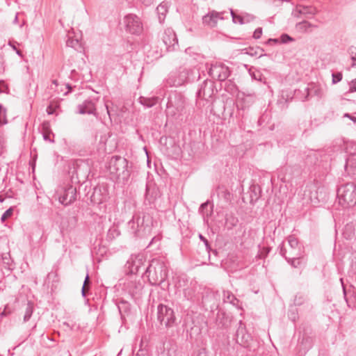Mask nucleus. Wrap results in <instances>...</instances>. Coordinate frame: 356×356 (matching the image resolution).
I'll list each match as a JSON object with an SVG mask.
<instances>
[{"mask_svg":"<svg viewBox=\"0 0 356 356\" xmlns=\"http://www.w3.org/2000/svg\"><path fill=\"white\" fill-rule=\"evenodd\" d=\"M230 11L233 22L234 24L238 23L240 24V18H243V15H236L232 9Z\"/></svg>","mask_w":356,"mask_h":356,"instance_id":"nucleus-46","label":"nucleus"},{"mask_svg":"<svg viewBox=\"0 0 356 356\" xmlns=\"http://www.w3.org/2000/svg\"><path fill=\"white\" fill-rule=\"evenodd\" d=\"M152 219L149 214L134 215L127 223L128 231L137 237H143L149 234L152 229Z\"/></svg>","mask_w":356,"mask_h":356,"instance_id":"nucleus-2","label":"nucleus"},{"mask_svg":"<svg viewBox=\"0 0 356 356\" xmlns=\"http://www.w3.org/2000/svg\"><path fill=\"white\" fill-rule=\"evenodd\" d=\"M185 100L180 95H175L170 97L167 104V108L169 113L173 115H180L184 110Z\"/></svg>","mask_w":356,"mask_h":356,"instance_id":"nucleus-12","label":"nucleus"},{"mask_svg":"<svg viewBox=\"0 0 356 356\" xmlns=\"http://www.w3.org/2000/svg\"><path fill=\"white\" fill-rule=\"evenodd\" d=\"M158 195V191L155 188L151 189L148 187L146 188L145 201H147L149 204H152L156 199Z\"/></svg>","mask_w":356,"mask_h":356,"instance_id":"nucleus-30","label":"nucleus"},{"mask_svg":"<svg viewBox=\"0 0 356 356\" xmlns=\"http://www.w3.org/2000/svg\"><path fill=\"white\" fill-rule=\"evenodd\" d=\"M156 12L159 15L160 22H163L165 17V15L168 13L167 3H161L156 8Z\"/></svg>","mask_w":356,"mask_h":356,"instance_id":"nucleus-32","label":"nucleus"},{"mask_svg":"<svg viewBox=\"0 0 356 356\" xmlns=\"http://www.w3.org/2000/svg\"><path fill=\"white\" fill-rule=\"evenodd\" d=\"M108 197L107 190L105 187L97 186L93 188L90 200L93 204H99L106 201Z\"/></svg>","mask_w":356,"mask_h":356,"instance_id":"nucleus-18","label":"nucleus"},{"mask_svg":"<svg viewBox=\"0 0 356 356\" xmlns=\"http://www.w3.org/2000/svg\"><path fill=\"white\" fill-rule=\"evenodd\" d=\"M56 193L59 202L64 206L70 205L76 200V188L72 185L59 188Z\"/></svg>","mask_w":356,"mask_h":356,"instance_id":"nucleus-7","label":"nucleus"},{"mask_svg":"<svg viewBox=\"0 0 356 356\" xmlns=\"http://www.w3.org/2000/svg\"><path fill=\"white\" fill-rule=\"evenodd\" d=\"M317 25L313 24L306 20H302L296 25V29L300 33H311L313 29H316Z\"/></svg>","mask_w":356,"mask_h":356,"instance_id":"nucleus-24","label":"nucleus"},{"mask_svg":"<svg viewBox=\"0 0 356 356\" xmlns=\"http://www.w3.org/2000/svg\"><path fill=\"white\" fill-rule=\"evenodd\" d=\"M344 117H346V118H348L350 119H351V118L353 117L352 115H350L349 113H345L344 114Z\"/></svg>","mask_w":356,"mask_h":356,"instance_id":"nucleus-63","label":"nucleus"},{"mask_svg":"<svg viewBox=\"0 0 356 356\" xmlns=\"http://www.w3.org/2000/svg\"><path fill=\"white\" fill-rule=\"evenodd\" d=\"M197 286L194 285L191 286H188L184 289V296L188 300H191L192 302H197L199 300L200 297L196 293Z\"/></svg>","mask_w":356,"mask_h":356,"instance_id":"nucleus-23","label":"nucleus"},{"mask_svg":"<svg viewBox=\"0 0 356 356\" xmlns=\"http://www.w3.org/2000/svg\"><path fill=\"white\" fill-rule=\"evenodd\" d=\"M214 92L215 86L213 81L206 79L200 85L197 92V96L200 99L209 101L213 96Z\"/></svg>","mask_w":356,"mask_h":356,"instance_id":"nucleus-13","label":"nucleus"},{"mask_svg":"<svg viewBox=\"0 0 356 356\" xmlns=\"http://www.w3.org/2000/svg\"><path fill=\"white\" fill-rule=\"evenodd\" d=\"M144 265L143 257L140 255H131L127 261L126 266L131 274H137Z\"/></svg>","mask_w":356,"mask_h":356,"instance_id":"nucleus-16","label":"nucleus"},{"mask_svg":"<svg viewBox=\"0 0 356 356\" xmlns=\"http://www.w3.org/2000/svg\"><path fill=\"white\" fill-rule=\"evenodd\" d=\"M158 101V97H140L139 98V102L141 104H143L146 108H150L154 106Z\"/></svg>","mask_w":356,"mask_h":356,"instance_id":"nucleus-29","label":"nucleus"},{"mask_svg":"<svg viewBox=\"0 0 356 356\" xmlns=\"http://www.w3.org/2000/svg\"><path fill=\"white\" fill-rule=\"evenodd\" d=\"M66 44L67 47H72L75 49H78L81 46V44L78 39H73L70 38H69L66 41Z\"/></svg>","mask_w":356,"mask_h":356,"instance_id":"nucleus-38","label":"nucleus"},{"mask_svg":"<svg viewBox=\"0 0 356 356\" xmlns=\"http://www.w3.org/2000/svg\"><path fill=\"white\" fill-rule=\"evenodd\" d=\"M125 30L127 32L139 35L143 29V24L140 19L134 14H128L123 19Z\"/></svg>","mask_w":356,"mask_h":356,"instance_id":"nucleus-8","label":"nucleus"},{"mask_svg":"<svg viewBox=\"0 0 356 356\" xmlns=\"http://www.w3.org/2000/svg\"><path fill=\"white\" fill-rule=\"evenodd\" d=\"M8 44L13 48V50L16 51V49H17V47L14 44H12L10 42L8 43Z\"/></svg>","mask_w":356,"mask_h":356,"instance_id":"nucleus-61","label":"nucleus"},{"mask_svg":"<svg viewBox=\"0 0 356 356\" xmlns=\"http://www.w3.org/2000/svg\"><path fill=\"white\" fill-rule=\"evenodd\" d=\"M287 263L290 264L293 268H296L305 265L307 259L305 258V254L301 253L299 256H283Z\"/></svg>","mask_w":356,"mask_h":356,"instance_id":"nucleus-20","label":"nucleus"},{"mask_svg":"<svg viewBox=\"0 0 356 356\" xmlns=\"http://www.w3.org/2000/svg\"><path fill=\"white\" fill-rule=\"evenodd\" d=\"M345 170L353 179H356V154L350 155L346 161Z\"/></svg>","mask_w":356,"mask_h":356,"instance_id":"nucleus-21","label":"nucleus"},{"mask_svg":"<svg viewBox=\"0 0 356 356\" xmlns=\"http://www.w3.org/2000/svg\"><path fill=\"white\" fill-rule=\"evenodd\" d=\"M157 320L167 329L172 328L177 324L174 310L163 304L157 307Z\"/></svg>","mask_w":356,"mask_h":356,"instance_id":"nucleus-6","label":"nucleus"},{"mask_svg":"<svg viewBox=\"0 0 356 356\" xmlns=\"http://www.w3.org/2000/svg\"><path fill=\"white\" fill-rule=\"evenodd\" d=\"M349 92H356V79H353L350 83Z\"/></svg>","mask_w":356,"mask_h":356,"instance_id":"nucleus-48","label":"nucleus"},{"mask_svg":"<svg viewBox=\"0 0 356 356\" xmlns=\"http://www.w3.org/2000/svg\"><path fill=\"white\" fill-rule=\"evenodd\" d=\"M51 134V133H42V137H43V139L45 141L51 143H54V140L50 138V134Z\"/></svg>","mask_w":356,"mask_h":356,"instance_id":"nucleus-50","label":"nucleus"},{"mask_svg":"<svg viewBox=\"0 0 356 356\" xmlns=\"http://www.w3.org/2000/svg\"><path fill=\"white\" fill-rule=\"evenodd\" d=\"M339 204L343 208H348L356 204V185L347 183L339 186L337 189Z\"/></svg>","mask_w":356,"mask_h":356,"instance_id":"nucleus-4","label":"nucleus"},{"mask_svg":"<svg viewBox=\"0 0 356 356\" xmlns=\"http://www.w3.org/2000/svg\"><path fill=\"white\" fill-rule=\"evenodd\" d=\"M16 51V54H17L18 56H21V57L22 56V51H21L20 50H19V49H16V51Z\"/></svg>","mask_w":356,"mask_h":356,"instance_id":"nucleus-60","label":"nucleus"},{"mask_svg":"<svg viewBox=\"0 0 356 356\" xmlns=\"http://www.w3.org/2000/svg\"><path fill=\"white\" fill-rule=\"evenodd\" d=\"M238 222V220L233 214H227L225 217V226L228 229H232L236 227Z\"/></svg>","mask_w":356,"mask_h":356,"instance_id":"nucleus-31","label":"nucleus"},{"mask_svg":"<svg viewBox=\"0 0 356 356\" xmlns=\"http://www.w3.org/2000/svg\"><path fill=\"white\" fill-rule=\"evenodd\" d=\"M81 170V166H79V167L77 168V169H76V174H77V175H79Z\"/></svg>","mask_w":356,"mask_h":356,"instance_id":"nucleus-62","label":"nucleus"},{"mask_svg":"<svg viewBox=\"0 0 356 356\" xmlns=\"http://www.w3.org/2000/svg\"><path fill=\"white\" fill-rule=\"evenodd\" d=\"M143 284L140 280L130 279L124 283V291L127 292L133 299L137 300L142 295Z\"/></svg>","mask_w":356,"mask_h":356,"instance_id":"nucleus-10","label":"nucleus"},{"mask_svg":"<svg viewBox=\"0 0 356 356\" xmlns=\"http://www.w3.org/2000/svg\"><path fill=\"white\" fill-rule=\"evenodd\" d=\"M105 106H106V108L107 114L108 115L109 118H111L110 111L108 109V104L106 103H105Z\"/></svg>","mask_w":356,"mask_h":356,"instance_id":"nucleus-59","label":"nucleus"},{"mask_svg":"<svg viewBox=\"0 0 356 356\" xmlns=\"http://www.w3.org/2000/svg\"><path fill=\"white\" fill-rule=\"evenodd\" d=\"M46 111L48 115H52L56 111V107H54L51 104H50L46 109Z\"/></svg>","mask_w":356,"mask_h":356,"instance_id":"nucleus-51","label":"nucleus"},{"mask_svg":"<svg viewBox=\"0 0 356 356\" xmlns=\"http://www.w3.org/2000/svg\"><path fill=\"white\" fill-rule=\"evenodd\" d=\"M78 113L79 114H89L97 117L96 111V103L91 99H86L82 104L77 106Z\"/></svg>","mask_w":356,"mask_h":356,"instance_id":"nucleus-17","label":"nucleus"},{"mask_svg":"<svg viewBox=\"0 0 356 356\" xmlns=\"http://www.w3.org/2000/svg\"><path fill=\"white\" fill-rule=\"evenodd\" d=\"M340 282H341V286H342L343 293V296H344V298H345L346 301L348 302L347 298H346V287H345V285H344V283H343V279L341 278L340 279Z\"/></svg>","mask_w":356,"mask_h":356,"instance_id":"nucleus-54","label":"nucleus"},{"mask_svg":"<svg viewBox=\"0 0 356 356\" xmlns=\"http://www.w3.org/2000/svg\"><path fill=\"white\" fill-rule=\"evenodd\" d=\"M315 95L318 96L319 98H321L323 95V92L320 88H316L314 89Z\"/></svg>","mask_w":356,"mask_h":356,"instance_id":"nucleus-53","label":"nucleus"},{"mask_svg":"<svg viewBox=\"0 0 356 356\" xmlns=\"http://www.w3.org/2000/svg\"><path fill=\"white\" fill-rule=\"evenodd\" d=\"M332 82L333 84H336L338 82L341 81L342 79V74L341 72L333 73Z\"/></svg>","mask_w":356,"mask_h":356,"instance_id":"nucleus-44","label":"nucleus"},{"mask_svg":"<svg viewBox=\"0 0 356 356\" xmlns=\"http://www.w3.org/2000/svg\"><path fill=\"white\" fill-rule=\"evenodd\" d=\"M288 247L285 245V242H282L279 245L280 254L281 256H299L301 253H305L304 246L302 245L298 239L294 235H289L286 238Z\"/></svg>","mask_w":356,"mask_h":356,"instance_id":"nucleus-5","label":"nucleus"},{"mask_svg":"<svg viewBox=\"0 0 356 356\" xmlns=\"http://www.w3.org/2000/svg\"><path fill=\"white\" fill-rule=\"evenodd\" d=\"M316 8L312 6L298 5L293 10L292 15L296 18L301 17L309 18L316 15Z\"/></svg>","mask_w":356,"mask_h":356,"instance_id":"nucleus-15","label":"nucleus"},{"mask_svg":"<svg viewBox=\"0 0 356 356\" xmlns=\"http://www.w3.org/2000/svg\"><path fill=\"white\" fill-rule=\"evenodd\" d=\"M222 19L223 17L221 16V13L213 10L202 17V22L204 25L214 27L216 26L218 19Z\"/></svg>","mask_w":356,"mask_h":356,"instance_id":"nucleus-19","label":"nucleus"},{"mask_svg":"<svg viewBox=\"0 0 356 356\" xmlns=\"http://www.w3.org/2000/svg\"><path fill=\"white\" fill-rule=\"evenodd\" d=\"M252 103V97L251 95L245 96L243 94V97H238V99L236 102V107L237 109L244 111L247 108H248L250 104Z\"/></svg>","mask_w":356,"mask_h":356,"instance_id":"nucleus-22","label":"nucleus"},{"mask_svg":"<svg viewBox=\"0 0 356 356\" xmlns=\"http://www.w3.org/2000/svg\"><path fill=\"white\" fill-rule=\"evenodd\" d=\"M4 149V143L3 140H0V154L3 152Z\"/></svg>","mask_w":356,"mask_h":356,"instance_id":"nucleus-57","label":"nucleus"},{"mask_svg":"<svg viewBox=\"0 0 356 356\" xmlns=\"http://www.w3.org/2000/svg\"><path fill=\"white\" fill-rule=\"evenodd\" d=\"M107 170L111 179L119 182H127L131 175L129 161L120 156H111L108 163Z\"/></svg>","mask_w":356,"mask_h":356,"instance_id":"nucleus-1","label":"nucleus"},{"mask_svg":"<svg viewBox=\"0 0 356 356\" xmlns=\"http://www.w3.org/2000/svg\"><path fill=\"white\" fill-rule=\"evenodd\" d=\"M271 43L278 44L280 43V38H269L266 42V44H270Z\"/></svg>","mask_w":356,"mask_h":356,"instance_id":"nucleus-52","label":"nucleus"},{"mask_svg":"<svg viewBox=\"0 0 356 356\" xmlns=\"http://www.w3.org/2000/svg\"><path fill=\"white\" fill-rule=\"evenodd\" d=\"M208 73L212 79L219 81H224L230 75V70L225 64L216 62L211 64L208 68Z\"/></svg>","mask_w":356,"mask_h":356,"instance_id":"nucleus-9","label":"nucleus"},{"mask_svg":"<svg viewBox=\"0 0 356 356\" xmlns=\"http://www.w3.org/2000/svg\"><path fill=\"white\" fill-rule=\"evenodd\" d=\"M199 238L203 242V243L205 245L207 252L209 253L210 251H211V245H210L208 240L204 236H202L201 234H199Z\"/></svg>","mask_w":356,"mask_h":356,"instance_id":"nucleus-41","label":"nucleus"},{"mask_svg":"<svg viewBox=\"0 0 356 356\" xmlns=\"http://www.w3.org/2000/svg\"><path fill=\"white\" fill-rule=\"evenodd\" d=\"M90 277H89L88 273H87L86 276L85 277L84 282H83V286L86 287L87 285L90 284Z\"/></svg>","mask_w":356,"mask_h":356,"instance_id":"nucleus-55","label":"nucleus"},{"mask_svg":"<svg viewBox=\"0 0 356 356\" xmlns=\"http://www.w3.org/2000/svg\"><path fill=\"white\" fill-rule=\"evenodd\" d=\"M262 35V28L259 27L255 29L253 33V38L254 39H259Z\"/></svg>","mask_w":356,"mask_h":356,"instance_id":"nucleus-47","label":"nucleus"},{"mask_svg":"<svg viewBox=\"0 0 356 356\" xmlns=\"http://www.w3.org/2000/svg\"><path fill=\"white\" fill-rule=\"evenodd\" d=\"M145 275L151 285H159L163 283L167 277L164 262L157 259H153L147 267Z\"/></svg>","mask_w":356,"mask_h":356,"instance_id":"nucleus-3","label":"nucleus"},{"mask_svg":"<svg viewBox=\"0 0 356 356\" xmlns=\"http://www.w3.org/2000/svg\"><path fill=\"white\" fill-rule=\"evenodd\" d=\"M33 303L31 302H28L25 309V314L24 316V322H27L28 321H29L33 314Z\"/></svg>","mask_w":356,"mask_h":356,"instance_id":"nucleus-36","label":"nucleus"},{"mask_svg":"<svg viewBox=\"0 0 356 356\" xmlns=\"http://www.w3.org/2000/svg\"><path fill=\"white\" fill-rule=\"evenodd\" d=\"M162 40L168 51L174 50L175 47L178 45L177 35L171 28L165 29L162 35Z\"/></svg>","mask_w":356,"mask_h":356,"instance_id":"nucleus-14","label":"nucleus"},{"mask_svg":"<svg viewBox=\"0 0 356 356\" xmlns=\"http://www.w3.org/2000/svg\"><path fill=\"white\" fill-rule=\"evenodd\" d=\"M280 44H287L291 42H294L295 39L287 33H282L280 37Z\"/></svg>","mask_w":356,"mask_h":356,"instance_id":"nucleus-40","label":"nucleus"},{"mask_svg":"<svg viewBox=\"0 0 356 356\" xmlns=\"http://www.w3.org/2000/svg\"><path fill=\"white\" fill-rule=\"evenodd\" d=\"M1 259L3 267L6 269L11 270L14 268L13 261L12 260L10 253H3L1 254Z\"/></svg>","mask_w":356,"mask_h":356,"instance_id":"nucleus-28","label":"nucleus"},{"mask_svg":"<svg viewBox=\"0 0 356 356\" xmlns=\"http://www.w3.org/2000/svg\"><path fill=\"white\" fill-rule=\"evenodd\" d=\"M42 133H51L50 124L47 121H44L42 124Z\"/></svg>","mask_w":356,"mask_h":356,"instance_id":"nucleus-45","label":"nucleus"},{"mask_svg":"<svg viewBox=\"0 0 356 356\" xmlns=\"http://www.w3.org/2000/svg\"><path fill=\"white\" fill-rule=\"evenodd\" d=\"M255 17L252 14L245 13L243 15V18H240V24H244L253 22Z\"/></svg>","mask_w":356,"mask_h":356,"instance_id":"nucleus-37","label":"nucleus"},{"mask_svg":"<svg viewBox=\"0 0 356 356\" xmlns=\"http://www.w3.org/2000/svg\"><path fill=\"white\" fill-rule=\"evenodd\" d=\"M81 295H82L83 297H86V287L82 286Z\"/></svg>","mask_w":356,"mask_h":356,"instance_id":"nucleus-58","label":"nucleus"},{"mask_svg":"<svg viewBox=\"0 0 356 356\" xmlns=\"http://www.w3.org/2000/svg\"><path fill=\"white\" fill-rule=\"evenodd\" d=\"M6 109L0 104V126L7 124Z\"/></svg>","mask_w":356,"mask_h":356,"instance_id":"nucleus-39","label":"nucleus"},{"mask_svg":"<svg viewBox=\"0 0 356 356\" xmlns=\"http://www.w3.org/2000/svg\"><path fill=\"white\" fill-rule=\"evenodd\" d=\"M245 51V54L251 56H258L259 58L264 56L263 54L264 50L260 47H249L244 49Z\"/></svg>","mask_w":356,"mask_h":356,"instance_id":"nucleus-34","label":"nucleus"},{"mask_svg":"<svg viewBox=\"0 0 356 356\" xmlns=\"http://www.w3.org/2000/svg\"><path fill=\"white\" fill-rule=\"evenodd\" d=\"M120 234V232L117 226H112L108 229L106 234V240L108 241H111L114 240L115 238L119 236Z\"/></svg>","mask_w":356,"mask_h":356,"instance_id":"nucleus-33","label":"nucleus"},{"mask_svg":"<svg viewBox=\"0 0 356 356\" xmlns=\"http://www.w3.org/2000/svg\"><path fill=\"white\" fill-rule=\"evenodd\" d=\"M239 327L236 332V339L238 343H243L245 346V342L248 341L250 338L249 335H245L243 334V330H245V327L243 326V324L241 321H239Z\"/></svg>","mask_w":356,"mask_h":356,"instance_id":"nucleus-25","label":"nucleus"},{"mask_svg":"<svg viewBox=\"0 0 356 356\" xmlns=\"http://www.w3.org/2000/svg\"><path fill=\"white\" fill-rule=\"evenodd\" d=\"M118 308L121 316H123L124 314L129 312L130 304L127 301L122 300L118 304Z\"/></svg>","mask_w":356,"mask_h":356,"instance_id":"nucleus-35","label":"nucleus"},{"mask_svg":"<svg viewBox=\"0 0 356 356\" xmlns=\"http://www.w3.org/2000/svg\"><path fill=\"white\" fill-rule=\"evenodd\" d=\"M350 120L356 124V117L353 116Z\"/></svg>","mask_w":356,"mask_h":356,"instance_id":"nucleus-64","label":"nucleus"},{"mask_svg":"<svg viewBox=\"0 0 356 356\" xmlns=\"http://www.w3.org/2000/svg\"><path fill=\"white\" fill-rule=\"evenodd\" d=\"M13 213V208L8 209L1 216V220L4 222L8 218L10 217Z\"/></svg>","mask_w":356,"mask_h":356,"instance_id":"nucleus-43","label":"nucleus"},{"mask_svg":"<svg viewBox=\"0 0 356 356\" xmlns=\"http://www.w3.org/2000/svg\"><path fill=\"white\" fill-rule=\"evenodd\" d=\"M65 87L67 89V91L64 92V95H66L72 90V87L69 83L65 84Z\"/></svg>","mask_w":356,"mask_h":356,"instance_id":"nucleus-56","label":"nucleus"},{"mask_svg":"<svg viewBox=\"0 0 356 356\" xmlns=\"http://www.w3.org/2000/svg\"><path fill=\"white\" fill-rule=\"evenodd\" d=\"M222 300L224 302H229L233 305H237L238 300L229 291H223Z\"/></svg>","mask_w":356,"mask_h":356,"instance_id":"nucleus-27","label":"nucleus"},{"mask_svg":"<svg viewBox=\"0 0 356 356\" xmlns=\"http://www.w3.org/2000/svg\"><path fill=\"white\" fill-rule=\"evenodd\" d=\"M208 205H209V201H207L206 202H204L202 203L200 207V209H199V211L202 213L203 215H204L205 213V210H207V207H208Z\"/></svg>","mask_w":356,"mask_h":356,"instance_id":"nucleus-49","label":"nucleus"},{"mask_svg":"<svg viewBox=\"0 0 356 356\" xmlns=\"http://www.w3.org/2000/svg\"><path fill=\"white\" fill-rule=\"evenodd\" d=\"M355 234V232L354 225L352 223L346 224L342 232L343 238L347 240H350L354 237Z\"/></svg>","mask_w":356,"mask_h":356,"instance_id":"nucleus-26","label":"nucleus"},{"mask_svg":"<svg viewBox=\"0 0 356 356\" xmlns=\"http://www.w3.org/2000/svg\"><path fill=\"white\" fill-rule=\"evenodd\" d=\"M191 70L186 68H180L178 72L170 74L167 81L171 86L183 85L188 79Z\"/></svg>","mask_w":356,"mask_h":356,"instance_id":"nucleus-11","label":"nucleus"},{"mask_svg":"<svg viewBox=\"0 0 356 356\" xmlns=\"http://www.w3.org/2000/svg\"><path fill=\"white\" fill-rule=\"evenodd\" d=\"M349 54L350 55L351 59L353 61V63L352 64V67H355L356 65V64L355 63V62H356V47H351L349 49Z\"/></svg>","mask_w":356,"mask_h":356,"instance_id":"nucleus-42","label":"nucleus"}]
</instances>
